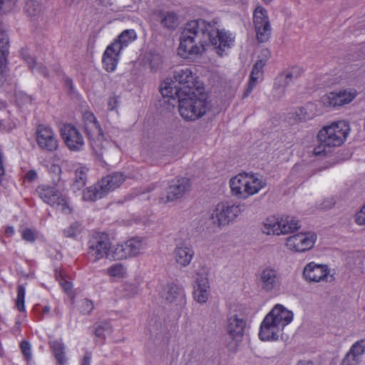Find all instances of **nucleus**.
<instances>
[{"mask_svg": "<svg viewBox=\"0 0 365 365\" xmlns=\"http://www.w3.org/2000/svg\"><path fill=\"white\" fill-rule=\"evenodd\" d=\"M88 254L96 262L110 255L111 242L107 234L96 232L91 235L88 242Z\"/></svg>", "mask_w": 365, "mask_h": 365, "instance_id": "11", "label": "nucleus"}, {"mask_svg": "<svg viewBox=\"0 0 365 365\" xmlns=\"http://www.w3.org/2000/svg\"><path fill=\"white\" fill-rule=\"evenodd\" d=\"M312 118L308 112V106L299 108L295 112L289 114L290 123H297Z\"/></svg>", "mask_w": 365, "mask_h": 365, "instance_id": "34", "label": "nucleus"}, {"mask_svg": "<svg viewBox=\"0 0 365 365\" xmlns=\"http://www.w3.org/2000/svg\"><path fill=\"white\" fill-rule=\"evenodd\" d=\"M359 361V359L348 351L343 359L341 365H358Z\"/></svg>", "mask_w": 365, "mask_h": 365, "instance_id": "50", "label": "nucleus"}, {"mask_svg": "<svg viewBox=\"0 0 365 365\" xmlns=\"http://www.w3.org/2000/svg\"><path fill=\"white\" fill-rule=\"evenodd\" d=\"M297 365H314L310 360H302L297 363Z\"/></svg>", "mask_w": 365, "mask_h": 365, "instance_id": "62", "label": "nucleus"}, {"mask_svg": "<svg viewBox=\"0 0 365 365\" xmlns=\"http://www.w3.org/2000/svg\"><path fill=\"white\" fill-rule=\"evenodd\" d=\"M20 348H21V353H22L24 359L27 361H31V359L32 358V355H31V344H29V342L27 341H21V343L20 344Z\"/></svg>", "mask_w": 365, "mask_h": 365, "instance_id": "45", "label": "nucleus"}, {"mask_svg": "<svg viewBox=\"0 0 365 365\" xmlns=\"http://www.w3.org/2000/svg\"><path fill=\"white\" fill-rule=\"evenodd\" d=\"M81 225L78 222H75L71 224L68 228L65 229L63 233L65 237H74L81 233Z\"/></svg>", "mask_w": 365, "mask_h": 365, "instance_id": "43", "label": "nucleus"}, {"mask_svg": "<svg viewBox=\"0 0 365 365\" xmlns=\"http://www.w3.org/2000/svg\"><path fill=\"white\" fill-rule=\"evenodd\" d=\"M25 11L34 20L43 21L44 6L41 0H27L25 5Z\"/></svg>", "mask_w": 365, "mask_h": 365, "instance_id": "29", "label": "nucleus"}, {"mask_svg": "<svg viewBox=\"0 0 365 365\" xmlns=\"http://www.w3.org/2000/svg\"><path fill=\"white\" fill-rule=\"evenodd\" d=\"M293 312L282 304L275 305L261 323L259 337L262 341H275L284 327L293 320Z\"/></svg>", "mask_w": 365, "mask_h": 365, "instance_id": "2", "label": "nucleus"}, {"mask_svg": "<svg viewBox=\"0 0 365 365\" xmlns=\"http://www.w3.org/2000/svg\"><path fill=\"white\" fill-rule=\"evenodd\" d=\"M163 297L168 303L180 308L183 307L186 304L183 287L174 282L167 284L164 288Z\"/></svg>", "mask_w": 365, "mask_h": 365, "instance_id": "21", "label": "nucleus"}, {"mask_svg": "<svg viewBox=\"0 0 365 365\" xmlns=\"http://www.w3.org/2000/svg\"><path fill=\"white\" fill-rule=\"evenodd\" d=\"M247 181H249V187H245V199L249 196L257 193L261 189L266 186V181L256 175L248 174Z\"/></svg>", "mask_w": 365, "mask_h": 365, "instance_id": "30", "label": "nucleus"}, {"mask_svg": "<svg viewBox=\"0 0 365 365\" xmlns=\"http://www.w3.org/2000/svg\"><path fill=\"white\" fill-rule=\"evenodd\" d=\"M125 179V178L122 173L115 172L103 178L98 183L101 187L103 192L106 195L108 192L119 187L124 182Z\"/></svg>", "mask_w": 365, "mask_h": 365, "instance_id": "26", "label": "nucleus"}, {"mask_svg": "<svg viewBox=\"0 0 365 365\" xmlns=\"http://www.w3.org/2000/svg\"><path fill=\"white\" fill-rule=\"evenodd\" d=\"M22 238L28 242H33L36 239V235L34 230L29 228L24 229L21 232Z\"/></svg>", "mask_w": 365, "mask_h": 365, "instance_id": "51", "label": "nucleus"}, {"mask_svg": "<svg viewBox=\"0 0 365 365\" xmlns=\"http://www.w3.org/2000/svg\"><path fill=\"white\" fill-rule=\"evenodd\" d=\"M61 134L66 145L70 150L78 152L83 148L84 138L74 125H63L61 130Z\"/></svg>", "mask_w": 365, "mask_h": 365, "instance_id": "16", "label": "nucleus"}, {"mask_svg": "<svg viewBox=\"0 0 365 365\" xmlns=\"http://www.w3.org/2000/svg\"><path fill=\"white\" fill-rule=\"evenodd\" d=\"M349 352L360 360L361 356L365 353V339L355 342Z\"/></svg>", "mask_w": 365, "mask_h": 365, "instance_id": "39", "label": "nucleus"}, {"mask_svg": "<svg viewBox=\"0 0 365 365\" xmlns=\"http://www.w3.org/2000/svg\"><path fill=\"white\" fill-rule=\"evenodd\" d=\"M302 274L304 279L309 282L327 281L329 269L327 265L312 262L304 267Z\"/></svg>", "mask_w": 365, "mask_h": 365, "instance_id": "19", "label": "nucleus"}, {"mask_svg": "<svg viewBox=\"0 0 365 365\" xmlns=\"http://www.w3.org/2000/svg\"><path fill=\"white\" fill-rule=\"evenodd\" d=\"M6 62V60L0 59V87L6 81V74H5Z\"/></svg>", "mask_w": 365, "mask_h": 365, "instance_id": "54", "label": "nucleus"}, {"mask_svg": "<svg viewBox=\"0 0 365 365\" xmlns=\"http://www.w3.org/2000/svg\"><path fill=\"white\" fill-rule=\"evenodd\" d=\"M155 14L159 19L160 25L164 29L173 31L175 29L179 24L178 16L173 11L158 10L155 11Z\"/></svg>", "mask_w": 365, "mask_h": 365, "instance_id": "28", "label": "nucleus"}, {"mask_svg": "<svg viewBox=\"0 0 365 365\" xmlns=\"http://www.w3.org/2000/svg\"><path fill=\"white\" fill-rule=\"evenodd\" d=\"M125 272L124 267L119 263L115 264L108 269V273L112 277H123Z\"/></svg>", "mask_w": 365, "mask_h": 365, "instance_id": "44", "label": "nucleus"}, {"mask_svg": "<svg viewBox=\"0 0 365 365\" xmlns=\"http://www.w3.org/2000/svg\"><path fill=\"white\" fill-rule=\"evenodd\" d=\"M358 94V91L354 88H341L338 91L330 92L324 96L322 101L327 107L339 108L351 103Z\"/></svg>", "mask_w": 365, "mask_h": 365, "instance_id": "12", "label": "nucleus"}, {"mask_svg": "<svg viewBox=\"0 0 365 365\" xmlns=\"http://www.w3.org/2000/svg\"><path fill=\"white\" fill-rule=\"evenodd\" d=\"M16 0H0V14L10 11L15 5Z\"/></svg>", "mask_w": 365, "mask_h": 365, "instance_id": "49", "label": "nucleus"}, {"mask_svg": "<svg viewBox=\"0 0 365 365\" xmlns=\"http://www.w3.org/2000/svg\"><path fill=\"white\" fill-rule=\"evenodd\" d=\"M253 22L257 41L259 43L267 41L270 38L272 29L267 11L262 6H258L255 9Z\"/></svg>", "mask_w": 365, "mask_h": 365, "instance_id": "13", "label": "nucleus"}, {"mask_svg": "<svg viewBox=\"0 0 365 365\" xmlns=\"http://www.w3.org/2000/svg\"><path fill=\"white\" fill-rule=\"evenodd\" d=\"M136 37V33L133 29H127L123 31L111 44H117L114 47L120 52L129 43L135 41Z\"/></svg>", "mask_w": 365, "mask_h": 365, "instance_id": "31", "label": "nucleus"}, {"mask_svg": "<svg viewBox=\"0 0 365 365\" xmlns=\"http://www.w3.org/2000/svg\"><path fill=\"white\" fill-rule=\"evenodd\" d=\"M51 169L55 173H60L61 172V169L60 166H58V165H52Z\"/></svg>", "mask_w": 365, "mask_h": 365, "instance_id": "63", "label": "nucleus"}, {"mask_svg": "<svg viewBox=\"0 0 365 365\" xmlns=\"http://www.w3.org/2000/svg\"><path fill=\"white\" fill-rule=\"evenodd\" d=\"M37 178L38 175L34 170H29L25 175V180L29 182H34Z\"/></svg>", "mask_w": 365, "mask_h": 365, "instance_id": "55", "label": "nucleus"}, {"mask_svg": "<svg viewBox=\"0 0 365 365\" xmlns=\"http://www.w3.org/2000/svg\"><path fill=\"white\" fill-rule=\"evenodd\" d=\"M210 296V287L207 272H198L193 290L194 299L200 303H205Z\"/></svg>", "mask_w": 365, "mask_h": 365, "instance_id": "20", "label": "nucleus"}, {"mask_svg": "<svg viewBox=\"0 0 365 365\" xmlns=\"http://www.w3.org/2000/svg\"><path fill=\"white\" fill-rule=\"evenodd\" d=\"M300 228L299 220L292 216L267 217L263 222L262 231L266 235H287Z\"/></svg>", "mask_w": 365, "mask_h": 365, "instance_id": "7", "label": "nucleus"}, {"mask_svg": "<svg viewBox=\"0 0 365 365\" xmlns=\"http://www.w3.org/2000/svg\"><path fill=\"white\" fill-rule=\"evenodd\" d=\"M248 173H240L230 180V187L233 196L240 199H245V187H249Z\"/></svg>", "mask_w": 365, "mask_h": 365, "instance_id": "25", "label": "nucleus"}, {"mask_svg": "<svg viewBox=\"0 0 365 365\" xmlns=\"http://www.w3.org/2000/svg\"><path fill=\"white\" fill-rule=\"evenodd\" d=\"M106 194L103 192L100 184L98 182L93 186L88 187L83 194V199L85 201H95L102 198Z\"/></svg>", "mask_w": 365, "mask_h": 365, "instance_id": "32", "label": "nucleus"}, {"mask_svg": "<svg viewBox=\"0 0 365 365\" xmlns=\"http://www.w3.org/2000/svg\"><path fill=\"white\" fill-rule=\"evenodd\" d=\"M56 278L59 281V282H60L62 288L63 289V290L67 294H68L71 291V289H72V284L70 282L64 279L63 277L61 274V273L56 274Z\"/></svg>", "mask_w": 365, "mask_h": 365, "instance_id": "52", "label": "nucleus"}, {"mask_svg": "<svg viewBox=\"0 0 365 365\" xmlns=\"http://www.w3.org/2000/svg\"><path fill=\"white\" fill-rule=\"evenodd\" d=\"M257 283L265 293H273L280 290L282 275L279 269L272 265H265L259 272Z\"/></svg>", "mask_w": 365, "mask_h": 365, "instance_id": "10", "label": "nucleus"}, {"mask_svg": "<svg viewBox=\"0 0 365 365\" xmlns=\"http://www.w3.org/2000/svg\"><path fill=\"white\" fill-rule=\"evenodd\" d=\"M244 210V205L219 203L212 210L210 220L214 225L218 227H224L233 221Z\"/></svg>", "mask_w": 365, "mask_h": 365, "instance_id": "9", "label": "nucleus"}, {"mask_svg": "<svg viewBox=\"0 0 365 365\" xmlns=\"http://www.w3.org/2000/svg\"><path fill=\"white\" fill-rule=\"evenodd\" d=\"M91 353L86 352L83 356L81 365H90L91 361Z\"/></svg>", "mask_w": 365, "mask_h": 365, "instance_id": "59", "label": "nucleus"}, {"mask_svg": "<svg viewBox=\"0 0 365 365\" xmlns=\"http://www.w3.org/2000/svg\"><path fill=\"white\" fill-rule=\"evenodd\" d=\"M65 85L66 86V87H68L71 91L73 90V82H72V80L71 78H66L65 80Z\"/></svg>", "mask_w": 365, "mask_h": 365, "instance_id": "61", "label": "nucleus"}, {"mask_svg": "<svg viewBox=\"0 0 365 365\" xmlns=\"http://www.w3.org/2000/svg\"><path fill=\"white\" fill-rule=\"evenodd\" d=\"M49 311H50V308L48 307H45L43 308V312L44 313H48V312H49Z\"/></svg>", "mask_w": 365, "mask_h": 365, "instance_id": "64", "label": "nucleus"}, {"mask_svg": "<svg viewBox=\"0 0 365 365\" xmlns=\"http://www.w3.org/2000/svg\"><path fill=\"white\" fill-rule=\"evenodd\" d=\"M334 205V201L333 199H327L325 200L322 204H321V208L322 209H329L331 208Z\"/></svg>", "mask_w": 365, "mask_h": 365, "instance_id": "58", "label": "nucleus"}, {"mask_svg": "<svg viewBox=\"0 0 365 365\" xmlns=\"http://www.w3.org/2000/svg\"><path fill=\"white\" fill-rule=\"evenodd\" d=\"M93 309V304L92 301L88 299H83L81 302L80 311L83 314H90Z\"/></svg>", "mask_w": 365, "mask_h": 365, "instance_id": "47", "label": "nucleus"}, {"mask_svg": "<svg viewBox=\"0 0 365 365\" xmlns=\"http://www.w3.org/2000/svg\"><path fill=\"white\" fill-rule=\"evenodd\" d=\"M36 192L43 202L62 212L71 213L67 196L56 187L41 185L36 187Z\"/></svg>", "mask_w": 365, "mask_h": 365, "instance_id": "8", "label": "nucleus"}, {"mask_svg": "<svg viewBox=\"0 0 365 365\" xmlns=\"http://www.w3.org/2000/svg\"><path fill=\"white\" fill-rule=\"evenodd\" d=\"M112 327L109 322H102L94 325V334L98 339H104L106 335L110 334Z\"/></svg>", "mask_w": 365, "mask_h": 365, "instance_id": "36", "label": "nucleus"}, {"mask_svg": "<svg viewBox=\"0 0 365 365\" xmlns=\"http://www.w3.org/2000/svg\"><path fill=\"white\" fill-rule=\"evenodd\" d=\"M138 287L135 284H125L124 286L125 295L133 297L138 294Z\"/></svg>", "mask_w": 365, "mask_h": 365, "instance_id": "48", "label": "nucleus"}, {"mask_svg": "<svg viewBox=\"0 0 365 365\" xmlns=\"http://www.w3.org/2000/svg\"><path fill=\"white\" fill-rule=\"evenodd\" d=\"M173 78L171 83L165 82V86L161 88V93L163 96L175 98L180 95L193 94L195 92L201 93L202 88L190 68L175 71Z\"/></svg>", "mask_w": 365, "mask_h": 365, "instance_id": "4", "label": "nucleus"}, {"mask_svg": "<svg viewBox=\"0 0 365 365\" xmlns=\"http://www.w3.org/2000/svg\"><path fill=\"white\" fill-rule=\"evenodd\" d=\"M355 222L359 225H365V205L358 212L355 217Z\"/></svg>", "mask_w": 365, "mask_h": 365, "instance_id": "53", "label": "nucleus"}, {"mask_svg": "<svg viewBox=\"0 0 365 365\" xmlns=\"http://www.w3.org/2000/svg\"><path fill=\"white\" fill-rule=\"evenodd\" d=\"M261 53L264 58L257 60L253 66L250 75L247 87L243 94V98L247 97L251 93L259 79H262L264 73L263 68L266 65L267 59L270 57L271 53L268 49H263Z\"/></svg>", "mask_w": 365, "mask_h": 365, "instance_id": "17", "label": "nucleus"}, {"mask_svg": "<svg viewBox=\"0 0 365 365\" xmlns=\"http://www.w3.org/2000/svg\"><path fill=\"white\" fill-rule=\"evenodd\" d=\"M118 101L115 96L110 97L108 101V109L110 110H114L118 106Z\"/></svg>", "mask_w": 365, "mask_h": 365, "instance_id": "57", "label": "nucleus"}, {"mask_svg": "<svg viewBox=\"0 0 365 365\" xmlns=\"http://www.w3.org/2000/svg\"><path fill=\"white\" fill-rule=\"evenodd\" d=\"M26 289L22 284H20L17 287V297L16 299V306L19 312H24L25 310L24 307V298H25Z\"/></svg>", "mask_w": 365, "mask_h": 365, "instance_id": "40", "label": "nucleus"}, {"mask_svg": "<svg viewBox=\"0 0 365 365\" xmlns=\"http://www.w3.org/2000/svg\"><path fill=\"white\" fill-rule=\"evenodd\" d=\"M29 68L33 73L41 74L45 78L48 77V72L47 71V68L41 63H36V62L34 61V63H33L29 66Z\"/></svg>", "mask_w": 365, "mask_h": 365, "instance_id": "46", "label": "nucleus"}, {"mask_svg": "<svg viewBox=\"0 0 365 365\" xmlns=\"http://www.w3.org/2000/svg\"><path fill=\"white\" fill-rule=\"evenodd\" d=\"M148 61L152 71H156L162 65V58L159 53L150 52L148 56Z\"/></svg>", "mask_w": 365, "mask_h": 365, "instance_id": "41", "label": "nucleus"}, {"mask_svg": "<svg viewBox=\"0 0 365 365\" xmlns=\"http://www.w3.org/2000/svg\"><path fill=\"white\" fill-rule=\"evenodd\" d=\"M145 243L143 239L133 237L127 240L124 244L118 245L112 252L114 259L120 260L129 257H134L140 253L145 248Z\"/></svg>", "mask_w": 365, "mask_h": 365, "instance_id": "14", "label": "nucleus"}, {"mask_svg": "<svg viewBox=\"0 0 365 365\" xmlns=\"http://www.w3.org/2000/svg\"><path fill=\"white\" fill-rule=\"evenodd\" d=\"M36 140L41 148L49 152L57 150L58 147V140L52 129L43 125L37 128Z\"/></svg>", "mask_w": 365, "mask_h": 365, "instance_id": "18", "label": "nucleus"}, {"mask_svg": "<svg viewBox=\"0 0 365 365\" xmlns=\"http://www.w3.org/2000/svg\"><path fill=\"white\" fill-rule=\"evenodd\" d=\"M87 123L85 130L90 139V143L93 153L99 160H103L109 155L108 146L110 143L103 139V135L100 124L92 113H88Z\"/></svg>", "mask_w": 365, "mask_h": 365, "instance_id": "6", "label": "nucleus"}, {"mask_svg": "<svg viewBox=\"0 0 365 365\" xmlns=\"http://www.w3.org/2000/svg\"><path fill=\"white\" fill-rule=\"evenodd\" d=\"M191 187L190 180L187 178H175L170 181L167 190V200L174 201L183 197Z\"/></svg>", "mask_w": 365, "mask_h": 365, "instance_id": "22", "label": "nucleus"}, {"mask_svg": "<svg viewBox=\"0 0 365 365\" xmlns=\"http://www.w3.org/2000/svg\"><path fill=\"white\" fill-rule=\"evenodd\" d=\"M21 55L22 56V58L26 61V63H28V66L29 67L33 63H34V59L30 56L28 53H26V50H22L21 51Z\"/></svg>", "mask_w": 365, "mask_h": 365, "instance_id": "56", "label": "nucleus"}, {"mask_svg": "<svg viewBox=\"0 0 365 365\" xmlns=\"http://www.w3.org/2000/svg\"><path fill=\"white\" fill-rule=\"evenodd\" d=\"M14 233V229L13 227H7L5 230V235L8 237L13 235Z\"/></svg>", "mask_w": 365, "mask_h": 365, "instance_id": "60", "label": "nucleus"}, {"mask_svg": "<svg viewBox=\"0 0 365 365\" xmlns=\"http://www.w3.org/2000/svg\"><path fill=\"white\" fill-rule=\"evenodd\" d=\"M115 45L110 44L108 46L103 55L102 63L103 68L108 72H113L115 69L119 61L120 52L114 47Z\"/></svg>", "mask_w": 365, "mask_h": 365, "instance_id": "27", "label": "nucleus"}, {"mask_svg": "<svg viewBox=\"0 0 365 365\" xmlns=\"http://www.w3.org/2000/svg\"><path fill=\"white\" fill-rule=\"evenodd\" d=\"M50 346L53 350L55 358L60 365L63 364L66 361L65 356V346L61 341H53L50 343Z\"/></svg>", "mask_w": 365, "mask_h": 365, "instance_id": "33", "label": "nucleus"}, {"mask_svg": "<svg viewBox=\"0 0 365 365\" xmlns=\"http://www.w3.org/2000/svg\"><path fill=\"white\" fill-rule=\"evenodd\" d=\"M317 240L314 232H300L287 239L286 246L292 251L304 252L312 249Z\"/></svg>", "mask_w": 365, "mask_h": 365, "instance_id": "15", "label": "nucleus"}, {"mask_svg": "<svg viewBox=\"0 0 365 365\" xmlns=\"http://www.w3.org/2000/svg\"><path fill=\"white\" fill-rule=\"evenodd\" d=\"M289 85V83L287 81L284 76L282 73H279L274 81L273 83V90L279 94V96H282L284 94L285 88Z\"/></svg>", "mask_w": 365, "mask_h": 365, "instance_id": "38", "label": "nucleus"}, {"mask_svg": "<svg viewBox=\"0 0 365 365\" xmlns=\"http://www.w3.org/2000/svg\"><path fill=\"white\" fill-rule=\"evenodd\" d=\"M246 326V320L237 314L230 315L227 317L226 330L233 340H241L245 334Z\"/></svg>", "mask_w": 365, "mask_h": 365, "instance_id": "24", "label": "nucleus"}, {"mask_svg": "<svg viewBox=\"0 0 365 365\" xmlns=\"http://www.w3.org/2000/svg\"><path fill=\"white\" fill-rule=\"evenodd\" d=\"M87 169L86 168L80 167L76 170L75 172V181L73 186L80 189L86 185L87 178Z\"/></svg>", "mask_w": 365, "mask_h": 365, "instance_id": "37", "label": "nucleus"}, {"mask_svg": "<svg viewBox=\"0 0 365 365\" xmlns=\"http://www.w3.org/2000/svg\"><path fill=\"white\" fill-rule=\"evenodd\" d=\"M180 40L178 53L184 58L201 54L209 45L213 46L217 53L222 56L224 51L231 48L235 36L218 28V19L212 21L199 19L185 24Z\"/></svg>", "mask_w": 365, "mask_h": 365, "instance_id": "1", "label": "nucleus"}, {"mask_svg": "<svg viewBox=\"0 0 365 365\" xmlns=\"http://www.w3.org/2000/svg\"><path fill=\"white\" fill-rule=\"evenodd\" d=\"M195 252L192 245L187 242H180L173 251L175 262L180 267H187L194 257Z\"/></svg>", "mask_w": 365, "mask_h": 365, "instance_id": "23", "label": "nucleus"}, {"mask_svg": "<svg viewBox=\"0 0 365 365\" xmlns=\"http://www.w3.org/2000/svg\"><path fill=\"white\" fill-rule=\"evenodd\" d=\"M302 71H303L301 68L294 66L288 71L282 72L281 73L289 84L291 81L299 78L302 73Z\"/></svg>", "mask_w": 365, "mask_h": 365, "instance_id": "42", "label": "nucleus"}, {"mask_svg": "<svg viewBox=\"0 0 365 365\" xmlns=\"http://www.w3.org/2000/svg\"><path fill=\"white\" fill-rule=\"evenodd\" d=\"M9 41L8 34L0 26V59L6 60L7 56L9 53Z\"/></svg>", "mask_w": 365, "mask_h": 365, "instance_id": "35", "label": "nucleus"}, {"mask_svg": "<svg viewBox=\"0 0 365 365\" xmlns=\"http://www.w3.org/2000/svg\"><path fill=\"white\" fill-rule=\"evenodd\" d=\"M349 132V123L341 120L323 127L317 135L318 144L313 150L316 156H324L331 148L343 144Z\"/></svg>", "mask_w": 365, "mask_h": 365, "instance_id": "3", "label": "nucleus"}, {"mask_svg": "<svg viewBox=\"0 0 365 365\" xmlns=\"http://www.w3.org/2000/svg\"><path fill=\"white\" fill-rule=\"evenodd\" d=\"M178 98V111L186 121H194L202 117L208 110V103L201 93L195 92L190 95H180Z\"/></svg>", "mask_w": 365, "mask_h": 365, "instance_id": "5", "label": "nucleus"}]
</instances>
